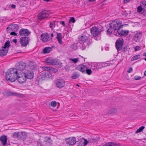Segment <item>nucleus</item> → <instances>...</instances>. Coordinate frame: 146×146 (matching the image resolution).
I'll list each match as a JSON object with an SVG mask.
<instances>
[{"instance_id":"obj_25","label":"nucleus","mask_w":146,"mask_h":146,"mask_svg":"<svg viewBox=\"0 0 146 146\" xmlns=\"http://www.w3.org/2000/svg\"><path fill=\"white\" fill-rule=\"evenodd\" d=\"M99 140V138L96 137L95 138L91 137L89 138L88 140H89V143H93L96 142L98 140Z\"/></svg>"},{"instance_id":"obj_10","label":"nucleus","mask_w":146,"mask_h":146,"mask_svg":"<svg viewBox=\"0 0 146 146\" xmlns=\"http://www.w3.org/2000/svg\"><path fill=\"white\" fill-rule=\"evenodd\" d=\"M26 64L23 62L20 61L17 63L16 65V68L17 71H22L24 70L26 67Z\"/></svg>"},{"instance_id":"obj_23","label":"nucleus","mask_w":146,"mask_h":146,"mask_svg":"<svg viewBox=\"0 0 146 146\" xmlns=\"http://www.w3.org/2000/svg\"><path fill=\"white\" fill-rule=\"evenodd\" d=\"M52 39V37H40V40L44 42L51 40Z\"/></svg>"},{"instance_id":"obj_35","label":"nucleus","mask_w":146,"mask_h":146,"mask_svg":"<svg viewBox=\"0 0 146 146\" xmlns=\"http://www.w3.org/2000/svg\"><path fill=\"white\" fill-rule=\"evenodd\" d=\"M142 5V6L141 7H143V9H145L144 11H146V2L145 1H142L140 4V6Z\"/></svg>"},{"instance_id":"obj_40","label":"nucleus","mask_w":146,"mask_h":146,"mask_svg":"<svg viewBox=\"0 0 146 146\" xmlns=\"http://www.w3.org/2000/svg\"><path fill=\"white\" fill-rule=\"evenodd\" d=\"M55 24L54 21H53L52 22L50 23V27L52 30H53V29L55 27Z\"/></svg>"},{"instance_id":"obj_15","label":"nucleus","mask_w":146,"mask_h":146,"mask_svg":"<svg viewBox=\"0 0 146 146\" xmlns=\"http://www.w3.org/2000/svg\"><path fill=\"white\" fill-rule=\"evenodd\" d=\"M87 68H88V67L82 64L78 65L76 67L77 70L84 73H86V70Z\"/></svg>"},{"instance_id":"obj_50","label":"nucleus","mask_w":146,"mask_h":146,"mask_svg":"<svg viewBox=\"0 0 146 146\" xmlns=\"http://www.w3.org/2000/svg\"><path fill=\"white\" fill-rule=\"evenodd\" d=\"M129 49V46H125L123 48V50L124 52H125L127 51Z\"/></svg>"},{"instance_id":"obj_4","label":"nucleus","mask_w":146,"mask_h":146,"mask_svg":"<svg viewBox=\"0 0 146 146\" xmlns=\"http://www.w3.org/2000/svg\"><path fill=\"white\" fill-rule=\"evenodd\" d=\"M52 75L50 72H43L41 73L37 78V80L38 82H41L44 80L51 79Z\"/></svg>"},{"instance_id":"obj_61","label":"nucleus","mask_w":146,"mask_h":146,"mask_svg":"<svg viewBox=\"0 0 146 146\" xmlns=\"http://www.w3.org/2000/svg\"><path fill=\"white\" fill-rule=\"evenodd\" d=\"M94 38V39L96 40H98V39H100V37H93Z\"/></svg>"},{"instance_id":"obj_31","label":"nucleus","mask_w":146,"mask_h":146,"mask_svg":"<svg viewBox=\"0 0 146 146\" xmlns=\"http://www.w3.org/2000/svg\"><path fill=\"white\" fill-rule=\"evenodd\" d=\"M37 146H44V143L43 141L42 142L39 139H38L37 141Z\"/></svg>"},{"instance_id":"obj_37","label":"nucleus","mask_w":146,"mask_h":146,"mask_svg":"<svg viewBox=\"0 0 146 146\" xmlns=\"http://www.w3.org/2000/svg\"><path fill=\"white\" fill-rule=\"evenodd\" d=\"M7 94L9 96H15L18 97L20 95L19 94L14 92H8Z\"/></svg>"},{"instance_id":"obj_44","label":"nucleus","mask_w":146,"mask_h":146,"mask_svg":"<svg viewBox=\"0 0 146 146\" xmlns=\"http://www.w3.org/2000/svg\"><path fill=\"white\" fill-rule=\"evenodd\" d=\"M64 37H56L57 38L58 41L59 43L61 44H62L63 42L62 41V38H63Z\"/></svg>"},{"instance_id":"obj_53","label":"nucleus","mask_w":146,"mask_h":146,"mask_svg":"<svg viewBox=\"0 0 146 146\" xmlns=\"http://www.w3.org/2000/svg\"><path fill=\"white\" fill-rule=\"evenodd\" d=\"M88 143H89V140L88 141L87 140H85L84 141V140H83V143L84 146H85Z\"/></svg>"},{"instance_id":"obj_34","label":"nucleus","mask_w":146,"mask_h":146,"mask_svg":"<svg viewBox=\"0 0 146 146\" xmlns=\"http://www.w3.org/2000/svg\"><path fill=\"white\" fill-rule=\"evenodd\" d=\"M76 21L74 18L73 17H70V19L69 20V22L68 24V26L70 25V24L71 22H72L74 23Z\"/></svg>"},{"instance_id":"obj_17","label":"nucleus","mask_w":146,"mask_h":146,"mask_svg":"<svg viewBox=\"0 0 146 146\" xmlns=\"http://www.w3.org/2000/svg\"><path fill=\"white\" fill-rule=\"evenodd\" d=\"M7 139L6 136L4 134L0 137V141L3 146H5L7 143Z\"/></svg>"},{"instance_id":"obj_52","label":"nucleus","mask_w":146,"mask_h":146,"mask_svg":"<svg viewBox=\"0 0 146 146\" xmlns=\"http://www.w3.org/2000/svg\"><path fill=\"white\" fill-rule=\"evenodd\" d=\"M141 48L140 47L138 46H136L134 47V49L135 51H138L140 50Z\"/></svg>"},{"instance_id":"obj_60","label":"nucleus","mask_w":146,"mask_h":146,"mask_svg":"<svg viewBox=\"0 0 146 146\" xmlns=\"http://www.w3.org/2000/svg\"><path fill=\"white\" fill-rule=\"evenodd\" d=\"M16 44L17 42V40L16 39H13L12 40Z\"/></svg>"},{"instance_id":"obj_64","label":"nucleus","mask_w":146,"mask_h":146,"mask_svg":"<svg viewBox=\"0 0 146 146\" xmlns=\"http://www.w3.org/2000/svg\"><path fill=\"white\" fill-rule=\"evenodd\" d=\"M143 55L144 56H146V52H145L143 54Z\"/></svg>"},{"instance_id":"obj_6","label":"nucleus","mask_w":146,"mask_h":146,"mask_svg":"<svg viewBox=\"0 0 146 146\" xmlns=\"http://www.w3.org/2000/svg\"><path fill=\"white\" fill-rule=\"evenodd\" d=\"M51 15V13L46 10L42 11L40 12L38 16V19L40 20L47 18Z\"/></svg>"},{"instance_id":"obj_55","label":"nucleus","mask_w":146,"mask_h":146,"mask_svg":"<svg viewBox=\"0 0 146 146\" xmlns=\"http://www.w3.org/2000/svg\"><path fill=\"white\" fill-rule=\"evenodd\" d=\"M57 64V67L58 68H60L62 66V63L60 62H58Z\"/></svg>"},{"instance_id":"obj_22","label":"nucleus","mask_w":146,"mask_h":146,"mask_svg":"<svg viewBox=\"0 0 146 146\" xmlns=\"http://www.w3.org/2000/svg\"><path fill=\"white\" fill-rule=\"evenodd\" d=\"M8 52V49H5L3 48L0 49V56L2 57L5 56Z\"/></svg>"},{"instance_id":"obj_2","label":"nucleus","mask_w":146,"mask_h":146,"mask_svg":"<svg viewBox=\"0 0 146 146\" xmlns=\"http://www.w3.org/2000/svg\"><path fill=\"white\" fill-rule=\"evenodd\" d=\"M124 25H123L122 22L120 20H117L113 22L110 24V28L107 31V33L110 35L111 33L113 30H116L117 32Z\"/></svg>"},{"instance_id":"obj_59","label":"nucleus","mask_w":146,"mask_h":146,"mask_svg":"<svg viewBox=\"0 0 146 146\" xmlns=\"http://www.w3.org/2000/svg\"><path fill=\"white\" fill-rule=\"evenodd\" d=\"M11 7L13 9H15L16 7V6L15 5L12 4L11 5Z\"/></svg>"},{"instance_id":"obj_27","label":"nucleus","mask_w":146,"mask_h":146,"mask_svg":"<svg viewBox=\"0 0 146 146\" xmlns=\"http://www.w3.org/2000/svg\"><path fill=\"white\" fill-rule=\"evenodd\" d=\"M91 68L94 70H96L99 69L98 65L97 63H95L91 65Z\"/></svg>"},{"instance_id":"obj_7","label":"nucleus","mask_w":146,"mask_h":146,"mask_svg":"<svg viewBox=\"0 0 146 146\" xmlns=\"http://www.w3.org/2000/svg\"><path fill=\"white\" fill-rule=\"evenodd\" d=\"M123 40L120 38H118L115 42V47L117 51H119L122 49L123 44Z\"/></svg>"},{"instance_id":"obj_21","label":"nucleus","mask_w":146,"mask_h":146,"mask_svg":"<svg viewBox=\"0 0 146 146\" xmlns=\"http://www.w3.org/2000/svg\"><path fill=\"white\" fill-rule=\"evenodd\" d=\"M52 50V48L51 47H47L42 49V51L44 54L49 53Z\"/></svg>"},{"instance_id":"obj_43","label":"nucleus","mask_w":146,"mask_h":146,"mask_svg":"<svg viewBox=\"0 0 146 146\" xmlns=\"http://www.w3.org/2000/svg\"><path fill=\"white\" fill-rule=\"evenodd\" d=\"M50 72H53L54 73H56L58 71V70L57 69H56L50 67Z\"/></svg>"},{"instance_id":"obj_29","label":"nucleus","mask_w":146,"mask_h":146,"mask_svg":"<svg viewBox=\"0 0 146 146\" xmlns=\"http://www.w3.org/2000/svg\"><path fill=\"white\" fill-rule=\"evenodd\" d=\"M142 6V5H141V6L140 5L137 7V11L138 12L140 13H142L144 12L145 9L143 8V7H141Z\"/></svg>"},{"instance_id":"obj_49","label":"nucleus","mask_w":146,"mask_h":146,"mask_svg":"<svg viewBox=\"0 0 146 146\" xmlns=\"http://www.w3.org/2000/svg\"><path fill=\"white\" fill-rule=\"evenodd\" d=\"M100 66L99 68H101L105 67V65H104V63H99V65H98V66Z\"/></svg>"},{"instance_id":"obj_30","label":"nucleus","mask_w":146,"mask_h":146,"mask_svg":"<svg viewBox=\"0 0 146 146\" xmlns=\"http://www.w3.org/2000/svg\"><path fill=\"white\" fill-rule=\"evenodd\" d=\"M80 74L76 72L73 73L72 76L71 77L72 79L77 78L80 76Z\"/></svg>"},{"instance_id":"obj_16","label":"nucleus","mask_w":146,"mask_h":146,"mask_svg":"<svg viewBox=\"0 0 146 146\" xmlns=\"http://www.w3.org/2000/svg\"><path fill=\"white\" fill-rule=\"evenodd\" d=\"M129 32V31L128 30H123L122 29H119L118 31H117V33L119 36H127Z\"/></svg>"},{"instance_id":"obj_63","label":"nucleus","mask_w":146,"mask_h":146,"mask_svg":"<svg viewBox=\"0 0 146 146\" xmlns=\"http://www.w3.org/2000/svg\"><path fill=\"white\" fill-rule=\"evenodd\" d=\"M96 0H87L89 2H91L94 1Z\"/></svg>"},{"instance_id":"obj_20","label":"nucleus","mask_w":146,"mask_h":146,"mask_svg":"<svg viewBox=\"0 0 146 146\" xmlns=\"http://www.w3.org/2000/svg\"><path fill=\"white\" fill-rule=\"evenodd\" d=\"M88 37H78V41L80 44L84 43H86L88 41Z\"/></svg>"},{"instance_id":"obj_12","label":"nucleus","mask_w":146,"mask_h":146,"mask_svg":"<svg viewBox=\"0 0 146 146\" xmlns=\"http://www.w3.org/2000/svg\"><path fill=\"white\" fill-rule=\"evenodd\" d=\"M20 42L22 46H26L29 42V37H21L20 39Z\"/></svg>"},{"instance_id":"obj_1","label":"nucleus","mask_w":146,"mask_h":146,"mask_svg":"<svg viewBox=\"0 0 146 146\" xmlns=\"http://www.w3.org/2000/svg\"><path fill=\"white\" fill-rule=\"evenodd\" d=\"M19 72L16 69L11 68L6 73V78L7 80L11 82H14L17 78Z\"/></svg>"},{"instance_id":"obj_62","label":"nucleus","mask_w":146,"mask_h":146,"mask_svg":"<svg viewBox=\"0 0 146 146\" xmlns=\"http://www.w3.org/2000/svg\"><path fill=\"white\" fill-rule=\"evenodd\" d=\"M125 3H127L129 2L130 0H124Z\"/></svg>"},{"instance_id":"obj_46","label":"nucleus","mask_w":146,"mask_h":146,"mask_svg":"<svg viewBox=\"0 0 146 146\" xmlns=\"http://www.w3.org/2000/svg\"><path fill=\"white\" fill-rule=\"evenodd\" d=\"M57 104L56 102L55 101H53L51 103V105L52 107H56Z\"/></svg>"},{"instance_id":"obj_3","label":"nucleus","mask_w":146,"mask_h":146,"mask_svg":"<svg viewBox=\"0 0 146 146\" xmlns=\"http://www.w3.org/2000/svg\"><path fill=\"white\" fill-rule=\"evenodd\" d=\"M19 28V26L17 24H13L9 25L7 27L6 30L7 33H10V35L14 36H17L16 33L17 31Z\"/></svg>"},{"instance_id":"obj_38","label":"nucleus","mask_w":146,"mask_h":146,"mask_svg":"<svg viewBox=\"0 0 146 146\" xmlns=\"http://www.w3.org/2000/svg\"><path fill=\"white\" fill-rule=\"evenodd\" d=\"M117 111L115 109H112L108 111L109 114H113L115 113Z\"/></svg>"},{"instance_id":"obj_47","label":"nucleus","mask_w":146,"mask_h":146,"mask_svg":"<svg viewBox=\"0 0 146 146\" xmlns=\"http://www.w3.org/2000/svg\"><path fill=\"white\" fill-rule=\"evenodd\" d=\"M70 60L75 63H76L78 61V58H70Z\"/></svg>"},{"instance_id":"obj_14","label":"nucleus","mask_w":146,"mask_h":146,"mask_svg":"<svg viewBox=\"0 0 146 146\" xmlns=\"http://www.w3.org/2000/svg\"><path fill=\"white\" fill-rule=\"evenodd\" d=\"M45 62L48 65H55L57 64L58 61L50 58H48L46 59Z\"/></svg>"},{"instance_id":"obj_32","label":"nucleus","mask_w":146,"mask_h":146,"mask_svg":"<svg viewBox=\"0 0 146 146\" xmlns=\"http://www.w3.org/2000/svg\"><path fill=\"white\" fill-rule=\"evenodd\" d=\"M51 36H61V34L60 33H58L55 31H54L53 33L51 34Z\"/></svg>"},{"instance_id":"obj_5","label":"nucleus","mask_w":146,"mask_h":146,"mask_svg":"<svg viewBox=\"0 0 146 146\" xmlns=\"http://www.w3.org/2000/svg\"><path fill=\"white\" fill-rule=\"evenodd\" d=\"M20 72L18 73L17 80L19 83H24L27 79L26 78V75L25 72H23L20 74Z\"/></svg>"},{"instance_id":"obj_58","label":"nucleus","mask_w":146,"mask_h":146,"mask_svg":"<svg viewBox=\"0 0 146 146\" xmlns=\"http://www.w3.org/2000/svg\"><path fill=\"white\" fill-rule=\"evenodd\" d=\"M132 68L131 67H130V68H129V70L127 71V72L129 73H131L132 71Z\"/></svg>"},{"instance_id":"obj_48","label":"nucleus","mask_w":146,"mask_h":146,"mask_svg":"<svg viewBox=\"0 0 146 146\" xmlns=\"http://www.w3.org/2000/svg\"><path fill=\"white\" fill-rule=\"evenodd\" d=\"M21 134L20 135V139L23 137L24 138L25 137L27 136V135L26 133L21 132Z\"/></svg>"},{"instance_id":"obj_41","label":"nucleus","mask_w":146,"mask_h":146,"mask_svg":"<svg viewBox=\"0 0 146 146\" xmlns=\"http://www.w3.org/2000/svg\"><path fill=\"white\" fill-rule=\"evenodd\" d=\"M50 66H42L41 68L42 69L43 71H49L50 72Z\"/></svg>"},{"instance_id":"obj_42","label":"nucleus","mask_w":146,"mask_h":146,"mask_svg":"<svg viewBox=\"0 0 146 146\" xmlns=\"http://www.w3.org/2000/svg\"><path fill=\"white\" fill-rule=\"evenodd\" d=\"M144 126H142L140 127L138 129H137L135 132L136 133H139L143 131V130L145 128Z\"/></svg>"},{"instance_id":"obj_11","label":"nucleus","mask_w":146,"mask_h":146,"mask_svg":"<svg viewBox=\"0 0 146 146\" xmlns=\"http://www.w3.org/2000/svg\"><path fill=\"white\" fill-rule=\"evenodd\" d=\"M65 82V81L62 79H57L55 81L56 86L59 88H61L64 86Z\"/></svg>"},{"instance_id":"obj_9","label":"nucleus","mask_w":146,"mask_h":146,"mask_svg":"<svg viewBox=\"0 0 146 146\" xmlns=\"http://www.w3.org/2000/svg\"><path fill=\"white\" fill-rule=\"evenodd\" d=\"M66 143L67 145H72L75 144L76 142V139L74 137H70L66 138L65 139Z\"/></svg>"},{"instance_id":"obj_28","label":"nucleus","mask_w":146,"mask_h":146,"mask_svg":"<svg viewBox=\"0 0 146 146\" xmlns=\"http://www.w3.org/2000/svg\"><path fill=\"white\" fill-rule=\"evenodd\" d=\"M10 42L9 41H7L5 44L4 46L3 47V48L6 49V48L8 50V48L10 46Z\"/></svg>"},{"instance_id":"obj_24","label":"nucleus","mask_w":146,"mask_h":146,"mask_svg":"<svg viewBox=\"0 0 146 146\" xmlns=\"http://www.w3.org/2000/svg\"><path fill=\"white\" fill-rule=\"evenodd\" d=\"M21 134V132H15L13 133V137L17 139H20V135Z\"/></svg>"},{"instance_id":"obj_57","label":"nucleus","mask_w":146,"mask_h":146,"mask_svg":"<svg viewBox=\"0 0 146 146\" xmlns=\"http://www.w3.org/2000/svg\"><path fill=\"white\" fill-rule=\"evenodd\" d=\"M60 24H62L63 26H65V24L64 21H60Z\"/></svg>"},{"instance_id":"obj_36","label":"nucleus","mask_w":146,"mask_h":146,"mask_svg":"<svg viewBox=\"0 0 146 146\" xmlns=\"http://www.w3.org/2000/svg\"><path fill=\"white\" fill-rule=\"evenodd\" d=\"M115 144L113 142H110L107 143L102 146H115Z\"/></svg>"},{"instance_id":"obj_33","label":"nucleus","mask_w":146,"mask_h":146,"mask_svg":"<svg viewBox=\"0 0 146 146\" xmlns=\"http://www.w3.org/2000/svg\"><path fill=\"white\" fill-rule=\"evenodd\" d=\"M76 142H77V146H84L83 143V140L82 139L78 140Z\"/></svg>"},{"instance_id":"obj_39","label":"nucleus","mask_w":146,"mask_h":146,"mask_svg":"<svg viewBox=\"0 0 146 146\" xmlns=\"http://www.w3.org/2000/svg\"><path fill=\"white\" fill-rule=\"evenodd\" d=\"M140 57L141 56L139 55H137L133 56L131 58V60L132 61H134L138 59H139L140 58Z\"/></svg>"},{"instance_id":"obj_45","label":"nucleus","mask_w":146,"mask_h":146,"mask_svg":"<svg viewBox=\"0 0 146 146\" xmlns=\"http://www.w3.org/2000/svg\"><path fill=\"white\" fill-rule=\"evenodd\" d=\"M87 74L88 75H90L92 72L91 70L90 69H88V68H87L86 70V72Z\"/></svg>"},{"instance_id":"obj_54","label":"nucleus","mask_w":146,"mask_h":146,"mask_svg":"<svg viewBox=\"0 0 146 146\" xmlns=\"http://www.w3.org/2000/svg\"><path fill=\"white\" fill-rule=\"evenodd\" d=\"M141 78V77L138 76H136L134 77V79L136 80H138Z\"/></svg>"},{"instance_id":"obj_26","label":"nucleus","mask_w":146,"mask_h":146,"mask_svg":"<svg viewBox=\"0 0 146 146\" xmlns=\"http://www.w3.org/2000/svg\"><path fill=\"white\" fill-rule=\"evenodd\" d=\"M78 43L77 40L75 41V43L70 45V48L74 50H76L78 46L76 44Z\"/></svg>"},{"instance_id":"obj_56","label":"nucleus","mask_w":146,"mask_h":146,"mask_svg":"<svg viewBox=\"0 0 146 146\" xmlns=\"http://www.w3.org/2000/svg\"><path fill=\"white\" fill-rule=\"evenodd\" d=\"M48 36V34L46 33H44L42 34L40 36Z\"/></svg>"},{"instance_id":"obj_13","label":"nucleus","mask_w":146,"mask_h":146,"mask_svg":"<svg viewBox=\"0 0 146 146\" xmlns=\"http://www.w3.org/2000/svg\"><path fill=\"white\" fill-rule=\"evenodd\" d=\"M31 32L27 29H22L19 31V34L21 36H27L29 35Z\"/></svg>"},{"instance_id":"obj_8","label":"nucleus","mask_w":146,"mask_h":146,"mask_svg":"<svg viewBox=\"0 0 146 146\" xmlns=\"http://www.w3.org/2000/svg\"><path fill=\"white\" fill-rule=\"evenodd\" d=\"M90 32L92 36H101V32L97 27L94 26L92 27L91 29Z\"/></svg>"},{"instance_id":"obj_19","label":"nucleus","mask_w":146,"mask_h":146,"mask_svg":"<svg viewBox=\"0 0 146 146\" xmlns=\"http://www.w3.org/2000/svg\"><path fill=\"white\" fill-rule=\"evenodd\" d=\"M45 145H49L52 144V141L51 139L48 137H45L43 141Z\"/></svg>"},{"instance_id":"obj_18","label":"nucleus","mask_w":146,"mask_h":146,"mask_svg":"<svg viewBox=\"0 0 146 146\" xmlns=\"http://www.w3.org/2000/svg\"><path fill=\"white\" fill-rule=\"evenodd\" d=\"M26 75V78L27 79H32L34 77V73L33 72L29 70H27L26 73H25Z\"/></svg>"},{"instance_id":"obj_51","label":"nucleus","mask_w":146,"mask_h":146,"mask_svg":"<svg viewBox=\"0 0 146 146\" xmlns=\"http://www.w3.org/2000/svg\"><path fill=\"white\" fill-rule=\"evenodd\" d=\"M142 36V32H138L135 35V36Z\"/></svg>"}]
</instances>
